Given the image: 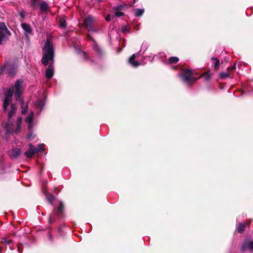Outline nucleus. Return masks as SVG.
<instances>
[{
    "mask_svg": "<svg viewBox=\"0 0 253 253\" xmlns=\"http://www.w3.org/2000/svg\"><path fill=\"white\" fill-rule=\"evenodd\" d=\"M22 89L23 81L18 80L15 82L14 85L10 87L4 95L2 108L4 112L8 114V120L6 123L3 122L2 126L5 129L6 139L9 135L13 133H18L21 129L22 118L18 117L17 118L16 125L13 123L12 120V117L16 111L15 105L12 101V96L14 92L16 100L20 99V96L22 95Z\"/></svg>",
    "mask_w": 253,
    "mask_h": 253,
    "instance_id": "1",
    "label": "nucleus"
},
{
    "mask_svg": "<svg viewBox=\"0 0 253 253\" xmlns=\"http://www.w3.org/2000/svg\"><path fill=\"white\" fill-rule=\"evenodd\" d=\"M42 50L43 56L42 62L43 64L46 65L50 62H52L54 58L53 44L49 40L46 41Z\"/></svg>",
    "mask_w": 253,
    "mask_h": 253,
    "instance_id": "2",
    "label": "nucleus"
},
{
    "mask_svg": "<svg viewBox=\"0 0 253 253\" xmlns=\"http://www.w3.org/2000/svg\"><path fill=\"white\" fill-rule=\"evenodd\" d=\"M84 24L87 30V39L94 42V20L92 17L88 16L84 20Z\"/></svg>",
    "mask_w": 253,
    "mask_h": 253,
    "instance_id": "3",
    "label": "nucleus"
},
{
    "mask_svg": "<svg viewBox=\"0 0 253 253\" xmlns=\"http://www.w3.org/2000/svg\"><path fill=\"white\" fill-rule=\"evenodd\" d=\"M182 74L181 75V78L183 82L188 84H191L196 82L197 79L193 76V71L188 68H185L182 69Z\"/></svg>",
    "mask_w": 253,
    "mask_h": 253,
    "instance_id": "4",
    "label": "nucleus"
},
{
    "mask_svg": "<svg viewBox=\"0 0 253 253\" xmlns=\"http://www.w3.org/2000/svg\"><path fill=\"white\" fill-rule=\"evenodd\" d=\"M10 35V33L3 23H0V44L6 41Z\"/></svg>",
    "mask_w": 253,
    "mask_h": 253,
    "instance_id": "5",
    "label": "nucleus"
},
{
    "mask_svg": "<svg viewBox=\"0 0 253 253\" xmlns=\"http://www.w3.org/2000/svg\"><path fill=\"white\" fill-rule=\"evenodd\" d=\"M106 55L104 49L96 44V57L100 60L103 59Z\"/></svg>",
    "mask_w": 253,
    "mask_h": 253,
    "instance_id": "6",
    "label": "nucleus"
},
{
    "mask_svg": "<svg viewBox=\"0 0 253 253\" xmlns=\"http://www.w3.org/2000/svg\"><path fill=\"white\" fill-rule=\"evenodd\" d=\"M17 67L15 65L7 63V73L9 76L13 77L16 72Z\"/></svg>",
    "mask_w": 253,
    "mask_h": 253,
    "instance_id": "7",
    "label": "nucleus"
},
{
    "mask_svg": "<svg viewBox=\"0 0 253 253\" xmlns=\"http://www.w3.org/2000/svg\"><path fill=\"white\" fill-rule=\"evenodd\" d=\"M33 118L34 112L32 111L25 119V122L28 124V128L29 130H31L34 126Z\"/></svg>",
    "mask_w": 253,
    "mask_h": 253,
    "instance_id": "8",
    "label": "nucleus"
},
{
    "mask_svg": "<svg viewBox=\"0 0 253 253\" xmlns=\"http://www.w3.org/2000/svg\"><path fill=\"white\" fill-rule=\"evenodd\" d=\"M250 224V222H245L244 223H239L236 228L238 233L242 234L244 232L245 229L246 227L249 226Z\"/></svg>",
    "mask_w": 253,
    "mask_h": 253,
    "instance_id": "9",
    "label": "nucleus"
},
{
    "mask_svg": "<svg viewBox=\"0 0 253 253\" xmlns=\"http://www.w3.org/2000/svg\"><path fill=\"white\" fill-rule=\"evenodd\" d=\"M37 153V151L35 149V147L32 144L29 145V149L26 151L25 155L28 158L32 157L35 153Z\"/></svg>",
    "mask_w": 253,
    "mask_h": 253,
    "instance_id": "10",
    "label": "nucleus"
},
{
    "mask_svg": "<svg viewBox=\"0 0 253 253\" xmlns=\"http://www.w3.org/2000/svg\"><path fill=\"white\" fill-rule=\"evenodd\" d=\"M247 248L249 249L251 251H253V240L249 242L246 241L243 243L241 248L242 251H245Z\"/></svg>",
    "mask_w": 253,
    "mask_h": 253,
    "instance_id": "11",
    "label": "nucleus"
},
{
    "mask_svg": "<svg viewBox=\"0 0 253 253\" xmlns=\"http://www.w3.org/2000/svg\"><path fill=\"white\" fill-rule=\"evenodd\" d=\"M135 54H133L128 60V63L134 67H137L140 65L139 62L135 60Z\"/></svg>",
    "mask_w": 253,
    "mask_h": 253,
    "instance_id": "12",
    "label": "nucleus"
},
{
    "mask_svg": "<svg viewBox=\"0 0 253 253\" xmlns=\"http://www.w3.org/2000/svg\"><path fill=\"white\" fill-rule=\"evenodd\" d=\"M18 101H19L20 103V105L22 109L21 113L22 114H25L27 112V104L22 100L21 99V95L20 96V99L18 100Z\"/></svg>",
    "mask_w": 253,
    "mask_h": 253,
    "instance_id": "13",
    "label": "nucleus"
},
{
    "mask_svg": "<svg viewBox=\"0 0 253 253\" xmlns=\"http://www.w3.org/2000/svg\"><path fill=\"white\" fill-rule=\"evenodd\" d=\"M21 153V151L19 149L15 148L11 150L9 152V155L11 158H15L19 156Z\"/></svg>",
    "mask_w": 253,
    "mask_h": 253,
    "instance_id": "14",
    "label": "nucleus"
},
{
    "mask_svg": "<svg viewBox=\"0 0 253 253\" xmlns=\"http://www.w3.org/2000/svg\"><path fill=\"white\" fill-rule=\"evenodd\" d=\"M21 27L25 32L26 34L32 33V28L29 24L27 23H21Z\"/></svg>",
    "mask_w": 253,
    "mask_h": 253,
    "instance_id": "15",
    "label": "nucleus"
},
{
    "mask_svg": "<svg viewBox=\"0 0 253 253\" xmlns=\"http://www.w3.org/2000/svg\"><path fill=\"white\" fill-rule=\"evenodd\" d=\"M54 71L52 67L49 65V66L47 67L46 71V77L47 78H50L52 77L53 75Z\"/></svg>",
    "mask_w": 253,
    "mask_h": 253,
    "instance_id": "16",
    "label": "nucleus"
},
{
    "mask_svg": "<svg viewBox=\"0 0 253 253\" xmlns=\"http://www.w3.org/2000/svg\"><path fill=\"white\" fill-rule=\"evenodd\" d=\"M36 107L37 109H38L39 111L42 110V108L44 105V103L43 100L38 99L35 103Z\"/></svg>",
    "mask_w": 253,
    "mask_h": 253,
    "instance_id": "17",
    "label": "nucleus"
},
{
    "mask_svg": "<svg viewBox=\"0 0 253 253\" xmlns=\"http://www.w3.org/2000/svg\"><path fill=\"white\" fill-rule=\"evenodd\" d=\"M40 9L42 12H46L48 10V5L45 1H42L40 3Z\"/></svg>",
    "mask_w": 253,
    "mask_h": 253,
    "instance_id": "18",
    "label": "nucleus"
},
{
    "mask_svg": "<svg viewBox=\"0 0 253 253\" xmlns=\"http://www.w3.org/2000/svg\"><path fill=\"white\" fill-rule=\"evenodd\" d=\"M59 25L61 28H65L66 26V21L64 17L59 18Z\"/></svg>",
    "mask_w": 253,
    "mask_h": 253,
    "instance_id": "19",
    "label": "nucleus"
},
{
    "mask_svg": "<svg viewBox=\"0 0 253 253\" xmlns=\"http://www.w3.org/2000/svg\"><path fill=\"white\" fill-rule=\"evenodd\" d=\"M200 78H203L205 81H208L210 80L211 75L210 74L209 71L205 72L201 75Z\"/></svg>",
    "mask_w": 253,
    "mask_h": 253,
    "instance_id": "20",
    "label": "nucleus"
},
{
    "mask_svg": "<svg viewBox=\"0 0 253 253\" xmlns=\"http://www.w3.org/2000/svg\"><path fill=\"white\" fill-rule=\"evenodd\" d=\"M230 75V71L226 70V71L219 73V77L221 79H225L226 78L229 77Z\"/></svg>",
    "mask_w": 253,
    "mask_h": 253,
    "instance_id": "21",
    "label": "nucleus"
},
{
    "mask_svg": "<svg viewBox=\"0 0 253 253\" xmlns=\"http://www.w3.org/2000/svg\"><path fill=\"white\" fill-rule=\"evenodd\" d=\"M63 208L64 206L63 203L62 202H60L59 206L57 209L54 210V212L57 214H59L62 212Z\"/></svg>",
    "mask_w": 253,
    "mask_h": 253,
    "instance_id": "22",
    "label": "nucleus"
},
{
    "mask_svg": "<svg viewBox=\"0 0 253 253\" xmlns=\"http://www.w3.org/2000/svg\"><path fill=\"white\" fill-rule=\"evenodd\" d=\"M144 12V9H135V16L136 17L141 16Z\"/></svg>",
    "mask_w": 253,
    "mask_h": 253,
    "instance_id": "23",
    "label": "nucleus"
},
{
    "mask_svg": "<svg viewBox=\"0 0 253 253\" xmlns=\"http://www.w3.org/2000/svg\"><path fill=\"white\" fill-rule=\"evenodd\" d=\"M179 61V58L177 57H170L169 59V62L170 64H175Z\"/></svg>",
    "mask_w": 253,
    "mask_h": 253,
    "instance_id": "24",
    "label": "nucleus"
},
{
    "mask_svg": "<svg viewBox=\"0 0 253 253\" xmlns=\"http://www.w3.org/2000/svg\"><path fill=\"white\" fill-rule=\"evenodd\" d=\"M211 59L215 61L214 65V68L215 70H217L219 65V60L217 58L215 57H212Z\"/></svg>",
    "mask_w": 253,
    "mask_h": 253,
    "instance_id": "25",
    "label": "nucleus"
},
{
    "mask_svg": "<svg viewBox=\"0 0 253 253\" xmlns=\"http://www.w3.org/2000/svg\"><path fill=\"white\" fill-rule=\"evenodd\" d=\"M124 6H125V5H123L122 4H119V5H116L115 6H114L113 9L114 10L118 11V10H123Z\"/></svg>",
    "mask_w": 253,
    "mask_h": 253,
    "instance_id": "26",
    "label": "nucleus"
},
{
    "mask_svg": "<svg viewBox=\"0 0 253 253\" xmlns=\"http://www.w3.org/2000/svg\"><path fill=\"white\" fill-rule=\"evenodd\" d=\"M5 71H7V63L0 68V75L3 74Z\"/></svg>",
    "mask_w": 253,
    "mask_h": 253,
    "instance_id": "27",
    "label": "nucleus"
},
{
    "mask_svg": "<svg viewBox=\"0 0 253 253\" xmlns=\"http://www.w3.org/2000/svg\"><path fill=\"white\" fill-rule=\"evenodd\" d=\"M122 31L123 33H129V28L127 26H123L122 27Z\"/></svg>",
    "mask_w": 253,
    "mask_h": 253,
    "instance_id": "28",
    "label": "nucleus"
},
{
    "mask_svg": "<svg viewBox=\"0 0 253 253\" xmlns=\"http://www.w3.org/2000/svg\"><path fill=\"white\" fill-rule=\"evenodd\" d=\"M35 149L37 151V153L42 151L43 150V145L42 144H39L37 148L35 147Z\"/></svg>",
    "mask_w": 253,
    "mask_h": 253,
    "instance_id": "29",
    "label": "nucleus"
},
{
    "mask_svg": "<svg viewBox=\"0 0 253 253\" xmlns=\"http://www.w3.org/2000/svg\"><path fill=\"white\" fill-rule=\"evenodd\" d=\"M124 15H125V13L124 12H121V11H116L115 12V16L116 17H120V16H123Z\"/></svg>",
    "mask_w": 253,
    "mask_h": 253,
    "instance_id": "30",
    "label": "nucleus"
},
{
    "mask_svg": "<svg viewBox=\"0 0 253 253\" xmlns=\"http://www.w3.org/2000/svg\"><path fill=\"white\" fill-rule=\"evenodd\" d=\"M3 240L4 243L6 245H9L12 242V240L8 238H5Z\"/></svg>",
    "mask_w": 253,
    "mask_h": 253,
    "instance_id": "31",
    "label": "nucleus"
},
{
    "mask_svg": "<svg viewBox=\"0 0 253 253\" xmlns=\"http://www.w3.org/2000/svg\"><path fill=\"white\" fill-rule=\"evenodd\" d=\"M46 198L49 202L51 204L52 202L54 199V197L52 195H50L49 196H46Z\"/></svg>",
    "mask_w": 253,
    "mask_h": 253,
    "instance_id": "32",
    "label": "nucleus"
},
{
    "mask_svg": "<svg viewBox=\"0 0 253 253\" xmlns=\"http://www.w3.org/2000/svg\"><path fill=\"white\" fill-rule=\"evenodd\" d=\"M20 16L22 18L24 19L26 17V13L24 11H21L19 13Z\"/></svg>",
    "mask_w": 253,
    "mask_h": 253,
    "instance_id": "33",
    "label": "nucleus"
},
{
    "mask_svg": "<svg viewBox=\"0 0 253 253\" xmlns=\"http://www.w3.org/2000/svg\"><path fill=\"white\" fill-rule=\"evenodd\" d=\"M236 63H235L233 65V66L232 67H228L227 68V70H228L230 71V72L231 71H233L234 70H235L236 69Z\"/></svg>",
    "mask_w": 253,
    "mask_h": 253,
    "instance_id": "34",
    "label": "nucleus"
},
{
    "mask_svg": "<svg viewBox=\"0 0 253 253\" xmlns=\"http://www.w3.org/2000/svg\"><path fill=\"white\" fill-rule=\"evenodd\" d=\"M236 63H235L233 65V66L232 67H228L227 68V70H228L230 71V72L231 71H233L234 70H235L236 69Z\"/></svg>",
    "mask_w": 253,
    "mask_h": 253,
    "instance_id": "35",
    "label": "nucleus"
},
{
    "mask_svg": "<svg viewBox=\"0 0 253 253\" xmlns=\"http://www.w3.org/2000/svg\"><path fill=\"white\" fill-rule=\"evenodd\" d=\"M105 20L107 21H110L111 20V16L109 14L105 17Z\"/></svg>",
    "mask_w": 253,
    "mask_h": 253,
    "instance_id": "36",
    "label": "nucleus"
},
{
    "mask_svg": "<svg viewBox=\"0 0 253 253\" xmlns=\"http://www.w3.org/2000/svg\"><path fill=\"white\" fill-rule=\"evenodd\" d=\"M73 46L77 50L79 48V45L78 44H74Z\"/></svg>",
    "mask_w": 253,
    "mask_h": 253,
    "instance_id": "37",
    "label": "nucleus"
},
{
    "mask_svg": "<svg viewBox=\"0 0 253 253\" xmlns=\"http://www.w3.org/2000/svg\"><path fill=\"white\" fill-rule=\"evenodd\" d=\"M99 2H101L103 0H97Z\"/></svg>",
    "mask_w": 253,
    "mask_h": 253,
    "instance_id": "38",
    "label": "nucleus"
},
{
    "mask_svg": "<svg viewBox=\"0 0 253 253\" xmlns=\"http://www.w3.org/2000/svg\"><path fill=\"white\" fill-rule=\"evenodd\" d=\"M31 136H32V135H31V134L29 135V137H28V138H29V139H30V138H31Z\"/></svg>",
    "mask_w": 253,
    "mask_h": 253,
    "instance_id": "39",
    "label": "nucleus"
},
{
    "mask_svg": "<svg viewBox=\"0 0 253 253\" xmlns=\"http://www.w3.org/2000/svg\"><path fill=\"white\" fill-rule=\"evenodd\" d=\"M0 253H2L1 252V249L0 248Z\"/></svg>",
    "mask_w": 253,
    "mask_h": 253,
    "instance_id": "40",
    "label": "nucleus"
},
{
    "mask_svg": "<svg viewBox=\"0 0 253 253\" xmlns=\"http://www.w3.org/2000/svg\"><path fill=\"white\" fill-rule=\"evenodd\" d=\"M136 0H133V2L134 3Z\"/></svg>",
    "mask_w": 253,
    "mask_h": 253,
    "instance_id": "41",
    "label": "nucleus"
},
{
    "mask_svg": "<svg viewBox=\"0 0 253 253\" xmlns=\"http://www.w3.org/2000/svg\"><path fill=\"white\" fill-rule=\"evenodd\" d=\"M49 220H51V217H50V219H49Z\"/></svg>",
    "mask_w": 253,
    "mask_h": 253,
    "instance_id": "42",
    "label": "nucleus"
},
{
    "mask_svg": "<svg viewBox=\"0 0 253 253\" xmlns=\"http://www.w3.org/2000/svg\"><path fill=\"white\" fill-rule=\"evenodd\" d=\"M32 5H34V3L33 2H32Z\"/></svg>",
    "mask_w": 253,
    "mask_h": 253,
    "instance_id": "43",
    "label": "nucleus"
}]
</instances>
